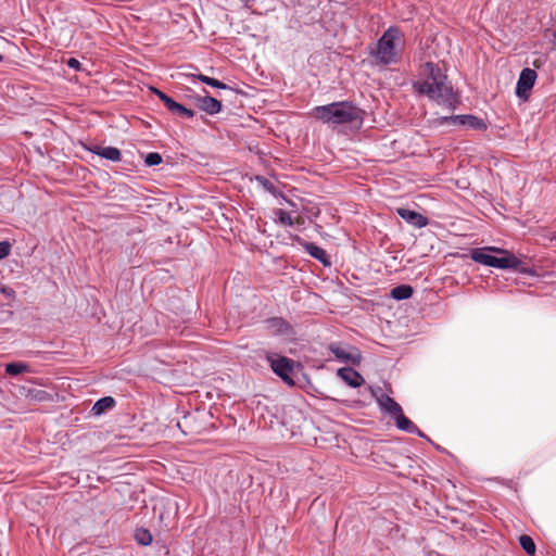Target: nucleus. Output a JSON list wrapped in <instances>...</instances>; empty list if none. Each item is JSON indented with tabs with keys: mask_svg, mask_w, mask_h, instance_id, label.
<instances>
[{
	"mask_svg": "<svg viewBox=\"0 0 556 556\" xmlns=\"http://www.w3.org/2000/svg\"><path fill=\"white\" fill-rule=\"evenodd\" d=\"M163 103H164V105L167 108V110H168L170 113H173V112L175 111V109H176V106H177V104H178V102H177V101H175V100H174L173 98H170L169 96H168V98H167V99H165V101H164Z\"/></svg>",
	"mask_w": 556,
	"mask_h": 556,
	"instance_id": "obj_30",
	"label": "nucleus"
},
{
	"mask_svg": "<svg viewBox=\"0 0 556 556\" xmlns=\"http://www.w3.org/2000/svg\"><path fill=\"white\" fill-rule=\"evenodd\" d=\"M65 63H66V65L70 68H72V70H74L76 72L85 71V68L83 67L81 63L77 59H75V58L67 59Z\"/></svg>",
	"mask_w": 556,
	"mask_h": 556,
	"instance_id": "obj_29",
	"label": "nucleus"
},
{
	"mask_svg": "<svg viewBox=\"0 0 556 556\" xmlns=\"http://www.w3.org/2000/svg\"><path fill=\"white\" fill-rule=\"evenodd\" d=\"M395 425L399 430L405 431L407 433L417 434L420 438H425V433L412 421L409 420L403 412L394 417Z\"/></svg>",
	"mask_w": 556,
	"mask_h": 556,
	"instance_id": "obj_16",
	"label": "nucleus"
},
{
	"mask_svg": "<svg viewBox=\"0 0 556 556\" xmlns=\"http://www.w3.org/2000/svg\"><path fill=\"white\" fill-rule=\"evenodd\" d=\"M174 115H178L185 118H192L195 113L193 110L186 108L185 105L178 103L175 111L173 112Z\"/></svg>",
	"mask_w": 556,
	"mask_h": 556,
	"instance_id": "obj_26",
	"label": "nucleus"
},
{
	"mask_svg": "<svg viewBox=\"0 0 556 556\" xmlns=\"http://www.w3.org/2000/svg\"><path fill=\"white\" fill-rule=\"evenodd\" d=\"M188 77H190L192 80H200L201 83L207 85V86H211V87H214V88H217V89H229L231 90V88L222 83L220 80L218 79H215L213 77H208L206 75H203V74H191V75H188Z\"/></svg>",
	"mask_w": 556,
	"mask_h": 556,
	"instance_id": "obj_19",
	"label": "nucleus"
},
{
	"mask_svg": "<svg viewBox=\"0 0 556 556\" xmlns=\"http://www.w3.org/2000/svg\"><path fill=\"white\" fill-rule=\"evenodd\" d=\"M162 161H163V159H162L161 154L156 153V152L148 153L144 159V163L147 166L160 165L162 163Z\"/></svg>",
	"mask_w": 556,
	"mask_h": 556,
	"instance_id": "obj_27",
	"label": "nucleus"
},
{
	"mask_svg": "<svg viewBox=\"0 0 556 556\" xmlns=\"http://www.w3.org/2000/svg\"><path fill=\"white\" fill-rule=\"evenodd\" d=\"M413 288L409 285H400L391 290V296L394 300H407L413 295Z\"/></svg>",
	"mask_w": 556,
	"mask_h": 556,
	"instance_id": "obj_20",
	"label": "nucleus"
},
{
	"mask_svg": "<svg viewBox=\"0 0 556 556\" xmlns=\"http://www.w3.org/2000/svg\"><path fill=\"white\" fill-rule=\"evenodd\" d=\"M311 115L328 125L351 124L361 127L364 119V111L351 101H338L312 109Z\"/></svg>",
	"mask_w": 556,
	"mask_h": 556,
	"instance_id": "obj_2",
	"label": "nucleus"
},
{
	"mask_svg": "<svg viewBox=\"0 0 556 556\" xmlns=\"http://www.w3.org/2000/svg\"><path fill=\"white\" fill-rule=\"evenodd\" d=\"M438 124L441 126H443V125L463 126V127H466L469 129H475V130L486 129V124L483 122L482 118L477 117L475 115H470V114L442 116V117L438 118Z\"/></svg>",
	"mask_w": 556,
	"mask_h": 556,
	"instance_id": "obj_6",
	"label": "nucleus"
},
{
	"mask_svg": "<svg viewBox=\"0 0 556 556\" xmlns=\"http://www.w3.org/2000/svg\"><path fill=\"white\" fill-rule=\"evenodd\" d=\"M195 104L201 111L205 112L208 115H216L219 112H222L223 109L222 102L210 96H197Z\"/></svg>",
	"mask_w": 556,
	"mask_h": 556,
	"instance_id": "obj_12",
	"label": "nucleus"
},
{
	"mask_svg": "<svg viewBox=\"0 0 556 556\" xmlns=\"http://www.w3.org/2000/svg\"><path fill=\"white\" fill-rule=\"evenodd\" d=\"M135 540L139 545L149 546L152 543V534L146 528H139L135 532Z\"/></svg>",
	"mask_w": 556,
	"mask_h": 556,
	"instance_id": "obj_22",
	"label": "nucleus"
},
{
	"mask_svg": "<svg viewBox=\"0 0 556 556\" xmlns=\"http://www.w3.org/2000/svg\"><path fill=\"white\" fill-rule=\"evenodd\" d=\"M151 90H152V92H153L154 94H156V97H157L162 102H164V101H165V99H167V98H168V96H167L165 92H163V91L159 90L157 88H154V87H153V88H151Z\"/></svg>",
	"mask_w": 556,
	"mask_h": 556,
	"instance_id": "obj_31",
	"label": "nucleus"
},
{
	"mask_svg": "<svg viewBox=\"0 0 556 556\" xmlns=\"http://www.w3.org/2000/svg\"><path fill=\"white\" fill-rule=\"evenodd\" d=\"M267 329L275 336L290 337L293 334L291 325L281 317H271L266 320Z\"/></svg>",
	"mask_w": 556,
	"mask_h": 556,
	"instance_id": "obj_10",
	"label": "nucleus"
},
{
	"mask_svg": "<svg viewBox=\"0 0 556 556\" xmlns=\"http://www.w3.org/2000/svg\"><path fill=\"white\" fill-rule=\"evenodd\" d=\"M0 292L9 298L14 296V294H15L13 289L4 287V286L0 287Z\"/></svg>",
	"mask_w": 556,
	"mask_h": 556,
	"instance_id": "obj_32",
	"label": "nucleus"
},
{
	"mask_svg": "<svg viewBox=\"0 0 556 556\" xmlns=\"http://www.w3.org/2000/svg\"><path fill=\"white\" fill-rule=\"evenodd\" d=\"M91 151L94 154H97L105 160L112 161V162H118V161H121V157H122L121 151L115 147H104V148L97 147L96 149H93Z\"/></svg>",
	"mask_w": 556,
	"mask_h": 556,
	"instance_id": "obj_17",
	"label": "nucleus"
},
{
	"mask_svg": "<svg viewBox=\"0 0 556 556\" xmlns=\"http://www.w3.org/2000/svg\"><path fill=\"white\" fill-rule=\"evenodd\" d=\"M403 41V33L396 26L387 28L382 36L378 39L375 48L370 51V55L379 65H390L399 61L397 45Z\"/></svg>",
	"mask_w": 556,
	"mask_h": 556,
	"instance_id": "obj_3",
	"label": "nucleus"
},
{
	"mask_svg": "<svg viewBox=\"0 0 556 556\" xmlns=\"http://www.w3.org/2000/svg\"><path fill=\"white\" fill-rule=\"evenodd\" d=\"M551 42L554 47H556V29L552 34Z\"/></svg>",
	"mask_w": 556,
	"mask_h": 556,
	"instance_id": "obj_33",
	"label": "nucleus"
},
{
	"mask_svg": "<svg viewBox=\"0 0 556 556\" xmlns=\"http://www.w3.org/2000/svg\"><path fill=\"white\" fill-rule=\"evenodd\" d=\"M396 213L402 219H404L406 223L414 226L415 228L420 229L429 224L428 218L416 211H412L405 207H399L396 210Z\"/></svg>",
	"mask_w": 556,
	"mask_h": 556,
	"instance_id": "obj_9",
	"label": "nucleus"
},
{
	"mask_svg": "<svg viewBox=\"0 0 556 556\" xmlns=\"http://www.w3.org/2000/svg\"><path fill=\"white\" fill-rule=\"evenodd\" d=\"M294 362L286 356L270 359V367L273 371L280 377L289 386H293L294 381L291 378L293 372Z\"/></svg>",
	"mask_w": 556,
	"mask_h": 556,
	"instance_id": "obj_7",
	"label": "nucleus"
},
{
	"mask_svg": "<svg viewBox=\"0 0 556 556\" xmlns=\"http://www.w3.org/2000/svg\"><path fill=\"white\" fill-rule=\"evenodd\" d=\"M337 375L352 388H358L365 382L363 376L352 367L340 368Z\"/></svg>",
	"mask_w": 556,
	"mask_h": 556,
	"instance_id": "obj_14",
	"label": "nucleus"
},
{
	"mask_svg": "<svg viewBox=\"0 0 556 556\" xmlns=\"http://www.w3.org/2000/svg\"><path fill=\"white\" fill-rule=\"evenodd\" d=\"M300 244L309 256L319 261L323 265H325V266L331 265V262L329 260L327 252L319 245H317L313 242L304 241V240H301Z\"/></svg>",
	"mask_w": 556,
	"mask_h": 556,
	"instance_id": "obj_13",
	"label": "nucleus"
},
{
	"mask_svg": "<svg viewBox=\"0 0 556 556\" xmlns=\"http://www.w3.org/2000/svg\"><path fill=\"white\" fill-rule=\"evenodd\" d=\"M377 402L380 409L392 417H395L401 412H403L401 405L384 393H381L379 396H377Z\"/></svg>",
	"mask_w": 556,
	"mask_h": 556,
	"instance_id": "obj_15",
	"label": "nucleus"
},
{
	"mask_svg": "<svg viewBox=\"0 0 556 556\" xmlns=\"http://www.w3.org/2000/svg\"><path fill=\"white\" fill-rule=\"evenodd\" d=\"M536 72L532 68H523L519 75L516 94L519 98H527L528 92L533 88L536 80Z\"/></svg>",
	"mask_w": 556,
	"mask_h": 556,
	"instance_id": "obj_8",
	"label": "nucleus"
},
{
	"mask_svg": "<svg viewBox=\"0 0 556 556\" xmlns=\"http://www.w3.org/2000/svg\"><path fill=\"white\" fill-rule=\"evenodd\" d=\"M275 217H276V222H278L279 224H281L283 226L291 227L293 225V218L287 211H285L282 208H278L275 211Z\"/></svg>",
	"mask_w": 556,
	"mask_h": 556,
	"instance_id": "obj_25",
	"label": "nucleus"
},
{
	"mask_svg": "<svg viewBox=\"0 0 556 556\" xmlns=\"http://www.w3.org/2000/svg\"><path fill=\"white\" fill-rule=\"evenodd\" d=\"M115 400L112 396H104L99 399L92 406L91 412L94 416H100L108 409L115 406Z\"/></svg>",
	"mask_w": 556,
	"mask_h": 556,
	"instance_id": "obj_18",
	"label": "nucleus"
},
{
	"mask_svg": "<svg viewBox=\"0 0 556 556\" xmlns=\"http://www.w3.org/2000/svg\"><path fill=\"white\" fill-rule=\"evenodd\" d=\"M552 240H556V235H554V236L552 237Z\"/></svg>",
	"mask_w": 556,
	"mask_h": 556,
	"instance_id": "obj_34",
	"label": "nucleus"
},
{
	"mask_svg": "<svg viewBox=\"0 0 556 556\" xmlns=\"http://www.w3.org/2000/svg\"><path fill=\"white\" fill-rule=\"evenodd\" d=\"M493 252H502V248L498 247H483L475 248L470 251V257L473 262L485 266H491Z\"/></svg>",
	"mask_w": 556,
	"mask_h": 556,
	"instance_id": "obj_11",
	"label": "nucleus"
},
{
	"mask_svg": "<svg viewBox=\"0 0 556 556\" xmlns=\"http://www.w3.org/2000/svg\"><path fill=\"white\" fill-rule=\"evenodd\" d=\"M11 250H12V244L9 241H7V240L0 241V260H3L7 256H9L11 253Z\"/></svg>",
	"mask_w": 556,
	"mask_h": 556,
	"instance_id": "obj_28",
	"label": "nucleus"
},
{
	"mask_svg": "<svg viewBox=\"0 0 556 556\" xmlns=\"http://www.w3.org/2000/svg\"><path fill=\"white\" fill-rule=\"evenodd\" d=\"M328 350L334 355L336 359L340 363L358 365L362 361V355L358 349L344 344L342 342H332L328 345Z\"/></svg>",
	"mask_w": 556,
	"mask_h": 556,
	"instance_id": "obj_5",
	"label": "nucleus"
},
{
	"mask_svg": "<svg viewBox=\"0 0 556 556\" xmlns=\"http://www.w3.org/2000/svg\"><path fill=\"white\" fill-rule=\"evenodd\" d=\"M419 94L427 96L438 104L452 106L454 102L453 87L442 68L432 62H426L420 68V77L414 83Z\"/></svg>",
	"mask_w": 556,
	"mask_h": 556,
	"instance_id": "obj_1",
	"label": "nucleus"
},
{
	"mask_svg": "<svg viewBox=\"0 0 556 556\" xmlns=\"http://www.w3.org/2000/svg\"><path fill=\"white\" fill-rule=\"evenodd\" d=\"M519 544L521 546V548L528 554V555H534L535 554V544H534V541L532 540V538H530L529 535H521L519 538Z\"/></svg>",
	"mask_w": 556,
	"mask_h": 556,
	"instance_id": "obj_23",
	"label": "nucleus"
},
{
	"mask_svg": "<svg viewBox=\"0 0 556 556\" xmlns=\"http://www.w3.org/2000/svg\"><path fill=\"white\" fill-rule=\"evenodd\" d=\"M502 256L492 255L491 266L498 269H514L520 274L534 275V270L525 265L516 255L508 250L502 249V252H495Z\"/></svg>",
	"mask_w": 556,
	"mask_h": 556,
	"instance_id": "obj_4",
	"label": "nucleus"
},
{
	"mask_svg": "<svg viewBox=\"0 0 556 556\" xmlns=\"http://www.w3.org/2000/svg\"><path fill=\"white\" fill-rule=\"evenodd\" d=\"M3 60V56L0 54V62Z\"/></svg>",
	"mask_w": 556,
	"mask_h": 556,
	"instance_id": "obj_35",
	"label": "nucleus"
},
{
	"mask_svg": "<svg viewBox=\"0 0 556 556\" xmlns=\"http://www.w3.org/2000/svg\"><path fill=\"white\" fill-rule=\"evenodd\" d=\"M255 181H257L260 184V186H262V188L273 194V195H277V188L275 187V185L269 180L267 179L266 177L264 176H261V175H256L254 176L253 178Z\"/></svg>",
	"mask_w": 556,
	"mask_h": 556,
	"instance_id": "obj_24",
	"label": "nucleus"
},
{
	"mask_svg": "<svg viewBox=\"0 0 556 556\" xmlns=\"http://www.w3.org/2000/svg\"><path fill=\"white\" fill-rule=\"evenodd\" d=\"M26 371H29V366L26 363L13 362L5 365V372L10 376H17Z\"/></svg>",
	"mask_w": 556,
	"mask_h": 556,
	"instance_id": "obj_21",
	"label": "nucleus"
}]
</instances>
